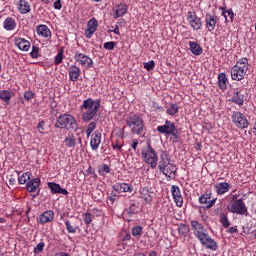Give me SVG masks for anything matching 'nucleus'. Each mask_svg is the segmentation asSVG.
Instances as JSON below:
<instances>
[{
	"label": "nucleus",
	"mask_w": 256,
	"mask_h": 256,
	"mask_svg": "<svg viewBox=\"0 0 256 256\" xmlns=\"http://www.w3.org/2000/svg\"><path fill=\"white\" fill-rule=\"evenodd\" d=\"M80 109L84 111L82 113V121H84V123H89V121H93V119L97 117V113L99 112V109H101V100L88 98L83 101Z\"/></svg>",
	"instance_id": "f257e3e1"
},
{
	"label": "nucleus",
	"mask_w": 256,
	"mask_h": 256,
	"mask_svg": "<svg viewBox=\"0 0 256 256\" xmlns=\"http://www.w3.org/2000/svg\"><path fill=\"white\" fill-rule=\"evenodd\" d=\"M54 127L56 129H65L66 131H75V129H77V121L75 117L69 113L60 114L56 118Z\"/></svg>",
	"instance_id": "f03ea898"
},
{
	"label": "nucleus",
	"mask_w": 256,
	"mask_h": 256,
	"mask_svg": "<svg viewBox=\"0 0 256 256\" xmlns=\"http://www.w3.org/2000/svg\"><path fill=\"white\" fill-rule=\"evenodd\" d=\"M127 127L131 129V133L133 135H141L145 130V123L143 122V118L132 115L125 120Z\"/></svg>",
	"instance_id": "7ed1b4c3"
},
{
	"label": "nucleus",
	"mask_w": 256,
	"mask_h": 256,
	"mask_svg": "<svg viewBox=\"0 0 256 256\" xmlns=\"http://www.w3.org/2000/svg\"><path fill=\"white\" fill-rule=\"evenodd\" d=\"M142 159H144L147 165H150L151 169H155L157 167V163L159 161V157H157V152L151 144H148L147 147L142 148L141 151Z\"/></svg>",
	"instance_id": "20e7f679"
},
{
	"label": "nucleus",
	"mask_w": 256,
	"mask_h": 256,
	"mask_svg": "<svg viewBox=\"0 0 256 256\" xmlns=\"http://www.w3.org/2000/svg\"><path fill=\"white\" fill-rule=\"evenodd\" d=\"M229 213L236 215H244V217H249V210L243 199H238L227 206Z\"/></svg>",
	"instance_id": "39448f33"
},
{
	"label": "nucleus",
	"mask_w": 256,
	"mask_h": 256,
	"mask_svg": "<svg viewBox=\"0 0 256 256\" xmlns=\"http://www.w3.org/2000/svg\"><path fill=\"white\" fill-rule=\"evenodd\" d=\"M195 237L200 240L201 245L206 247V249H210L211 251H217V242L213 238L209 237V234L203 231H196Z\"/></svg>",
	"instance_id": "423d86ee"
},
{
	"label": "nucleus",
	"mask_w": 256,
	"mask_h": 256,
	"mask_svg": "<svg viewBox=\"0 0 256 256\" xmlns=\"http://www.w3.org/2000/svg\"><path fill=\"white\" fill-rule=\"evenodd\" d=\"M232 123L238 127V129H247V127H249L247 116L239 111L232 112Z\"/></svg>",
	"instance_id": "0eeeda50"
},
{
	"label": "nucleus",
	"mask_w": 256,
	"mask_h": 256,
	"mask_svg": "<svg viewBox=\"0 0 256 256\" xmlns=\"http://www.w3.org/2000/svg\"><path fill=\"white\" fill-rule=\"evenodd\" d=\"M187 21L190 27H192V29H194L195 31H199V29H201V27L203 26V22L197 16V13L193 11H189L187 13Z\"/></svg>",
	"instance_id": "6e6552de"
},
{
	"label": "nucleus",
	"mask_w": 256,
	"mask_h": 256,
	"mask_svg": "<svg viewBox=\"0 0 256 256\" xmlns=\"http://www.w3.org/2000/svg\"><path fill=\"white\" fill-rule=\"evenodd\" d=\"M198 201L201 205H206V209H211L215 205L217 198H213V193L207 191L199 197Z\"/></svg>",
	"instance_id": "1a4fd4ad"
},
{
	"label": "nucleus",
	"mask_w": 256,
	"mask_h": 256,
	"mask_svg": "<svg viewBox=\"0 0 256 256\" xmlns=\"http://www.w3.org/2000/svg\"><path fill=\"white\" fill-rule=\"evenodd\" d=\"M74 59L78 61L82 67H85V69H91V67H93V59L83 53L76 52Z\"/></svg>",
	"instance_id": "9d476101"
},
{
	"label": "nucleus",
	"mask_w": 256,
	"mask_h": 256,
	"mask_svg": "<svg viewBox=\"0 0 256 256\" xmlns=\"http://www.w3.org/2000/svg\"><path fill=\"white\" fill-rule=\"evenodd\" d=\"M177 126H175V123L166 120L164 125L158 126L156 128V131H158V133H161L162 135H170L171 133H173V131H176Z\"/></svg>",
	"instance_id": "9b49d317"
},
{
	"label": "nucleus",
	"mask_w": 256,
	"mask_h": 256,
	"mask_svg": "<svg viewBox=\"0 0 256 256\" xmlns=\"http://www.w3.org/2000/svg\"><path fill=\"white\" fill-rule=\"evenodd\" d=\"M53 219H55V212L53 210H46L38 216L37 223L45 225L46 223H51Z\"/></svg>",
	"instance_id": "f8f14e48"
},
{
	"label": "nucleus",
	"mask_w": 256,
	"mask_h": 256,
	"mask_svg": "<svg viewBox=\"0 0 256 256\" xmlns=\"http://www.w3.org/2000/svg\"><path fill=\"white\" fill-rule=\"evenodd\" d=\"M97 27H99V22L96 18H92L87 23V29L85 30V37L87 39H91L93 37V33L97 31Z\"/></svg>",
	"instance_id": "ddd939ff"
},
{
	"label": "nucleus",
	"mask_w": 256,
	"mask_h": 256,
	"mask_svg": "<svg viewBox=\"0 0 256 256\" xmlns=\"http://www.w3.org/2000/svg\"><path fill=\"white\" fill-rule=\"evenodd\" d=\"M171 194L174 199V202L176 203V206L183 207V196L181 195V190L179 189V186L172 185Z\"/></svg>",
	"instance_id": "4468645a"
},
{
	"label": "nucleus",
	"mask_w": 256,
	"mask_h": 256,
	"mask_svg": "<svg viewBox=\"0 0 256 256\" xmlns=\"http://www.w3.org/2000/svg\"><path fill=\"white\" fill-rule=\"evenodd\" d=\"M171 162L169 160V153L167 151H162L160 155V161L158 162V170L160 173H165V169H167V165Z\"/></svg>",
	"instance_id": "2eb2a0df"
},
{
	"label": "nucleus",
	"mask_w": 256,
	"mask_h": 256,
	"mask_svg": "<svg viewBox=\"0 0 256 256\" xmlns=\"http://www.w3.org/2000/svg\"><path fill=\"white\" fill-rule=\"evenodd\" d=\"M48 188L50 189L52 195H69V191L67 189L62 188L60 184L55 183V182H48Z\"/></svg>",
	"instance_id": "dca6fc26"
},
{
	"label": "nucleus",
	"mask_w": 256,
	"mask_h": 256,
	"mask_svg": "<svg viewBox=\"0 0 256 256\" xmlns=\"http://www.w3.org/2000/svg\"><path fill=\"white\" fill-rule=\"evenodd\" d=\"M205 21H206V29H208V31L210 32L215 31V27L217 26L219 17H217V15L206 14Z\"/></svg>",
	"instance_id": "f3484780"
},
{
	"label": "nucleus",
	"mask_w": 256,
	"mask_h": 256,
	"mask_svg": "<svg viewBox=\"0 0 256 256\" xmlns=\"http://www.w3.org/2000/svg\"><path fill=\"white\" fill-rule=\"evenodd\" d=\"M231 103H235L238 107H243L245 104V94L242 90H238L233 93Z\"/></svg>",
	"instance_id": "a211bd4d"
},
{
	"label": "nucleus",
	"mask_w": 256,
	"mask_h": 256,
	"mask_svg": "<svg viewBox=\"0 0 256 256\" xmlns=\"http://www.w3.org/2000/svg\"><path fill=\"white\" fill-rule=\"evenodd\" d=\"M99 145H101V132H99V130H96L91 135L90 147L92 151H97V149H99Z\"/></svg>",
	"instance_id": "6ab92c4d"
},
{
	"label": "nucleus",
	"mask_w": 256,
	"mask_h": 256,
	"mask_svg": "<svg viewBox=\"0 0 256 256\" xmlns=\"http://www.w3.org/2000/svg\"><path fill=\"white\" fill-rule=\"evenodd\" d=\"M236 68L238 71H241L244 73V75H247V72L249 71V59L247 58H240L237 62L236 65L233 66Z\"/></svg>",
	"instance_id": "aec40b11"
},
{
	"label": "nucleus",
	"mask_w": 256,
	"mask_h": 256,
	"mask_svg": "<svg viewBox=\"0 0 256 256\" xmlns=\"http://www.w3.org/2000/svg\"><path fill=\"white\" fill-rule=\"evenodd\" d=\"M112 189L117 193H131V191H133V186L127 183H116L112 186Z\"/></svg>",
	"instance_id": "412c9836"
},
{
	"label": "nucleus",
	"mask_w": 256,
	"mask_h": 256,
	"mask_svg": "<svg viewBox=\"0 0 256 256\" xmlns=\"http://www.w3.org/2000/svg\"><path fill=\"white\" fill-rule=\"evenodd\" d=\"M40 185H41V179L39 178L31 179L26 184V190L28 193H35V191L39 189Z\"/></svg>",
	"instance_id": "4be33fe9"
},
{
	"label": "nucleus",
	"mask_w": 256,
	"mask_h": 256,
	"mask_svg": "<svg viewBox=\"0 0 256 256\" xmlns=\"http://www.w3.org/2000/svg\"><path fill=\"white\" fill-rule=\"evenodd\" d=\"M162 173L168 179H175V177H177V166H175L173 163L170 162L166 166L165 171Z\"/></svg>",
	"instance_id": "5701e85b"
},
{
	"label": "nucleus",
	"mask_w": 256,
	"mask_h": 256,
	"mask_svg": "<svg viewBox=\"0 0 256 256\" xmlns=\"http://www.w3.org/2000/svg\"><path fill=\"white\" fill-rule=\"evenodd\" d=\"M14 43L16 47L20 49V51H28L29 49H31V42L24 38H15Z\"/></svg>",
	"instance_id": "b1692460"
},
{
	"label": "nucleus",
	"mask_w": 256,
	"mask_h": 256,
	"mask_svg": "<svg viewBox=\"0 0 256 256\" xmlns=\"http://www.w3.org/2000/svg\"><path fill=\"white\" fill-rule=\"evenodd\" d=\"M68 71H69V79L73 83H75V81H77L79 77H81V68H79L77 65L70 66Z\"/></svg>",
	"instance_id": "393cba45"
},
{
	"label": "nucleus",
	"mask_w": 256,
	"mask_h": 256,
	"mask_svg": "<svg viewBox=\"0 0 256 256\" xmlns=\"http://www.w3.org/2000/svg\"><path fill=\"white\" fill-rule=\"evenodd\" d=\"M214 189L217 195H225L231 189V185L227 182H220L215 184Z\"/></svg>",
	"instance_id": "a878e982"
},
{
	"label": "nucleus",
	"mask_w": 256,
	"mask_h": 256,
	"mask_svg": "<svg viewBox=\"0 0 256 256\" xmlns=\"http://www.w3.org/2000/svg\"><path fill=\"white\" fill-rule=\"evenodd\" d=\"M12 97H15V92H13L12 90L0 91V99L1 101H4L6 105H9V102L11 101Z\"/></svg>",
	"instance_id": "bb28decb"
},
{
	"label": "nucleus",
	"mask_w": 256,
	"mask_h": 256,
	"mask_svg": "<svg viewBox=\"0 0 256 256\" xmlns=\"http://www.w3.org/2000/svg\"><path fill=\"white\" fill-rule=\"evenodd\" d=\"M230 75L233 81H243L245 75L241 70L236 69L234 66L230 70Z\"/></svg>",
	"instance_id": "cd10ccee"
},
{
	"label": "nucleus",
	"mask_w": 256,
	"mask_h": 256,
	"mask_svg": "<svg viewBox=\"0 0 256 256\" xmlns=\"http://www.w3.org/2000/svg\"><path fill=\"white\" fill-rule=\"evenodd\" d=\"M3 25L6 31H15V28L17 27V22L12 17H7L4 20Z\"/></svg>",
	"instance_id": "c85d7f7f"
},
{
	"label": "nucleus",
	"mask_w": 256,
	"mask_h": 256,
	"mask_svg": "<svg viewBox=\"0 0 256 256\" xmlns=\"http://www.w3.org/2000/svg\"><path fill=\"white\" fill-rule=\"evenodd\" d=\"M127 6L126 4H118L116 5V10L114 14V19H119V17H123L127 13Z\"/></svg>",
	"instance_id": "c756f323"
},
{
	"label": "nucleus",
	"mask_w": 256,
	"mask_h": 256,
	"mask_svg": "<svg viewBox=\"0 0 256 256\" xmlns=\"http://www.w3.org/2000/svg\"><path fill=\"white\" fill-rule=\"evenodd\" d=\"M189 47L193 55L199 56L203 53V48L197 42H189Z\"/></svg>",
	"instance_id": "7c9ffc66"
},
{
	"label": "nucleus",
	"mask_w": 256,
	"mask_h": 256,
	"mask_svg": "<svg viewBox=\"0 0 256 256\" xmlns=\"http://www.w3.org/2000/svg\"><path fill=\"white\" fill-rule=\"evenodd\" d=\"M36 33L41 35V37H51V30L47 25H39L36 27Z\"/></svg>",
	"instance_id": "2f4dec72"
},
{
	"label": "nucleus",
	"mask_w": 256,
	"mask_h": 256,
	"mask_svg": "<svg viewBox=\"0 0 256 256\" xmlns=\"http://www.w3.org/2000/svg\"><path fill=\"white\" fill-rule=\"evenodd\" d=\"M18 10L20 13H22V15H26V13H29V11H31V6L29 5V2L25 0H20Z\"/></svg>",
	"instance_id": "473e14b6"
},
{
	"label": "nucleus",
	"mask_w": 256,
	"mask_h": 256,
	"mask_svg": "<svg viewBox=\"0 0 256 256\" xmlns=\"http://www.w3.org/2000/svg\"><path fill=\"white\" fill-rule=\"evenodd\" d=\"M141 198L144 199L145 203H151L153 201V196H151V192H149V188L144 187L140 190Z\"/></svg>",
	"instance_id": "72a5a7b5"
},
{
	"label": "nucleus",
	"mask_w": 256,
	"mask_h": 256,
	"mask_svg": "<svg viewBox=\"0 0 256 256\" xmlns=\"http://www.w3.org/2000/svg\"><path fill=\"white\" fill-rule=\"evenodd\" d=\"M218 87L222 91H225V89H227V75L225 73H220L218 75Z\"/></svg>",
	"instance_id": "f704fd0d"
},
{
	"label": "nucleus",
	"mask_w": 256,
	"mask_h": 256,
	"mask_svg": "<svg viewBox=\"0 0 256 256\" xmlns=\"http://www.w3.org/2000/svg\"><path fill=\"white\" fill-rule=\"evenodd\" d=\"M64 143H65L66 147H69L70 149H75V145H77L75 136L73 134H69L65 138Z\"/></svg>",
	"instance_id": "c9c22d12"
},
{
	"label": "nucleus",
	"mask_w": 256,
	"mask_h": 256,
	"mask_svg": "<svg viewBox=\"0 0 256 256\" xmlns=\"http://www.w3.org/2000/svg\"><path fill=\"white\" fill-rule=\"evenodd\" d=\"M167 115H170L171 117H175L179 113V106L177 103H172L167 107L166 110Z\"/></svg>",
	"instance_id": "e433bc0d"
},
{
	"label": "nucleus",
	"mask_w": 256,
	"mask_h": 256,
	"mask_svg": "<svg viewBox=\"0 0 256 256\" xmlns=\"http://www.w3.org/2000/svg\"><path fill=\"white\" fill-rule=\"evenodd\" d=\"M65 227L66 231L68 233H77V229H79V226H77L75 223L71 222L70 220H65Z\"/></svg>",
	"instance_id": "4c0bfd02"
},
{
	"label": "nucleus",
	"mask_w": 256,
	"mask_h": 256,
	"mask_svg": "<svg viewBox=\"0 0 256 256\" xmlns=\"http://www.w3.org/2000/svg\"><path fill=\"white\" fill-rule=\"evenodd\" d=\"M219 217H220V223H221V225H222L225 229L229 228V226L231 225V222H229V218L227 217V214H225V213H220Z\"/></svg>",
	"instance_id": "58836bf2"
},
{
	"label": "nucleus",
	"mask_w": 256,
	"mask_h": 256,
	"mask_svg": "<svg viewBox=\"0 0 256 256\" xmlns=\"http://www.w3.org/2000/svg\"><path fill=\"white\" fill-rule=\"evenodd\" d=\"M31 180V172H25L18 178L19 185H25L27 181Z\"/></svg>",
	"instance_id": "ea45409f"
},
{
	"label": "nucleus",
	"mask_w": 256,
	"mask_h": 256,
	"mask_svg": "<svg viewBox=\"0 0 256 256\" xmlns=\"http://www.w3.org/2000/svg\"><path fill=\"white\" fill-rule=\"evenodd\" d=\"M178 232H179V235H182V237H187V235H189V225L180 224L178 226Z\"/></svg>",
	"instance_id": "a19ab883"
},
{
	"label": "nucleus",
	"mask_w": 256,
	"mask_h": 256,
	"mask_svg": "<svg viewBox=\"0 0 256 256\" xmlns=\"http://www.w3.org/2000/svg\"><path fill=\"white\" fill-rule=\"evenodd\" d=\"M103 195L104 193L99 188L92 190V198L96 201H101V199H103Z\"/></svg>",
	"instance_id": "79ce46f5"
},
{
	"label": "nucleus",
	"mask_w": 256,
	"mask_h": 256,
	"mask_svg": "<svg viewBox=\"0 0 256 256\" xmlns=\"http://www.w3.org/2000/svg\"><path fill=\"white\" fill-rule=\"evenodd\" d=\"M111 168L107 164H102L98 166V173L99 175H107V173H110Z\"/></svg>",
	"instance_id": "37998d69"
},
{
	"label": "nucleus",
	"mask_w": 256,
	"mask_h": 256,
	"mask_svg": "<svg viewBox=\"0 0 256 256\" xmlns=\"http://www.w3.org/2000/svg\"><path fill=\"white\" fill-rule=\"evenodd\" d=\"M170 136V141L172 143H177L179 139H181V136L179 135V129L176 128L172 133L168 134Z\"/></svg>",
	"instance_id": "c03bdc74"
},
{
	"label": "nucleus",
	"mask_w": 256,
	"mask_h": 256,
	"mask_svg": "<svg viewBox=\"0 0 256 256\" xmlns=\"http://www.w3.org/2000/svg\"><path fill=\"white\" fill-rule=\"evenodd\" d=\"M125 213H127V215H129V217H133V215H135V213H137V204L132 203L129 208H127L125 210Z\"/></svg>",
	"instance_id": "a18cd8bd"
},
{
	"label": "nucleus",
	"mask_w": 256,
	"mask_h": 256,
	"mask_svg": "<svg viewBox=\"0 0 256 256\" xmlns=\"http://www.w3.org/2000/svg\"><path fill=\"white\" fill-rule=\"evenodd\" d=\"M191 227L194 229V235H195L196 231H203V224H201L195 220L191 221Z\"/></svg>",
	"instance_id": "49530a36"
},
{
	"label": "nucleus",
	"mask_w": 256,
	"mask_h": 256,
	"mask_svg": "<svg viewBox=\"0 0 256 256\" xmlns=\"http://www.w3.org/2000/svg\"><path fill=\"white\" fill-rule=\"evenodd\" d=\"M97 127V122H91L87 129H86V135L87 137H91V133H93V131H95V128Z\"/></svg>",
	"instance_id": "de8ad7c7"
},
{
	"label": "nucleus",
	"mask_w": 256,
	"mask_h": 256,
	"mask_svg": "<svg viewBox=\"0 0 256 256\" xmlns=\"http://www.w3.org/2000/svg\"><path fill=\"white\" fill-rule=\"evenodd\" d=\"M55 65H61L63 63V50H60L55 56L54 60Z\"/></svg>",
	"instance_id": "09e8293b"
},
{
	"label": "nucleus",
	"mask_w": 256,
	"mask_h": 256,
	"mask_svg": "<svg viewBox=\"0 0 256 256\" xmlns=\"http://www.w3.org/2000/svg\"><path fill=\"white\" fill-rule=\"evenodd\" d=\"M115 45H117V42L111 41V42H105L103 44V47L107 51H113V49H115Z\"/></svg>",
	"instance_id": "8fccbe9b"
},
{
	"label": "nucleus",
	"mask_w": 256,
	"mask_h": 256,
	"mask_svg": "<svg viewBox=\"0 0 256 256\" xmlns=\"http://www.w3.org/2000/svg\"><path fill=\"white\" fill-rule=\"evenodd\" d=\"M30 56L32 59H39V47L33 46L32 51L30 52Z\"/></svg>",
	"instance_id": "3c124183"
},
{
	"label": "nucleus",
	"mask_w": 256,
	"mask_h": 256,
	"mask_svg": "<svg viewBox=\"0 0 256 256\" xmlns=\"http://www.w3.org/2000/svg\"><path fill=\"white\" fill-rule=\"evenodd\" d=\"M141 233H143V227H141V226H134L132 228V235H133V237H138V235H140Z\"/></svg>",
	"instance_id": "603ef678"
},
{
	"label": "nucleus",
	"mask_w": 256,
	"mask_h": 256,
	"mask_svg": "<svg viewBox=\"0 0 256 256\" xmlns=\"http://www.w3.org/2000/svg\"><path fill=\"white\" fill-rule=\"evenodd\" d=\"M144 69L146 71H153V69H155V61L150 60L149 62H146L144 64Z\"/></svg>",
	"instance_id": "864d4df0"
},
{
	"label": "nucleus",
	"mask_w": 256,
	"mask_h": 256,
	"mask_svg": "<svg viewBox=\"0 0 256 256\" xmlns=\"http://www.w3.org/2000/svg\"><path fill=\"white\" fill-rule=\"evenodd\" d=\"M45 248V242H40L37 244V246L34 248L35 255L43 252V249Z\"/></svg>",
	"instance_id": "5fc2aeb1"
},
{
	"label": "nucleus",
	"mask_w": 256,
	"mask_h": 256,
	"mask_svg": "<svg viewBox=\"0 0 256 256\" xmlns=\"http://www.w3.org/2000/svg\"><path fill=\"white\" fill-rule=\"evenodd\" d=\"M92 221H93V218L91 217V213H85L84 222L86 223V225H91Z\"/></svg>",
	"instance_id": "6e6d98bb"
},
{
	"label": "nucleus",
	"mask_w": 256,
	"mask_h": 256,
	"mask_svg": "<svg viewBox=\"0 0 256 256\" xmlns=\"http://www.w3.org/2000/svg\"><path fill=\"white\" fill-rule=\"evenodd\" d=\"M152 108L154 109V111H157L159 113H163V111H165L163 107H161L157 102L152 103Z\"/></svg>",
	"instance_id": "4d7b16f0"
},
{
	"label": "nucleus",
	"mask_w": 256,
	"mask_h": 256,
	"mask_svg": "<svg viewBox=\"0 0 256 256\" xmlns=\"http://www.w3.org/2000/svg\"><path fill=\"white\" fill-rule=\"evenodd\" d=\"M112 147L115 151H121L123 149V144L119 143V140H116L114 144H112Z\"/></svg>",
	"instance_id": "13d9d810"
},
{
	"label": "nucleus",
	"mask_w": 256,
	"mask_h": 256,
	"mask_svg": "<svg viewBox=\"0 0 256 256\" xmlns=\"http://www.w3.org/2000/svg\"><path fill=\"white\" fill-rule=\"evenodd\" d=\"M226 13H227L228 17H230L231 23H233V21L235 19V13L233 12V9L230 8V9L226 10Z\"/></svg>",
	"instance_id": "bf43d9fd"
},
{
	"label": "nucleus",
	"mask_w": 256,
	"mask_h": 256,
	"mask_svg": "<svg viewBox=\"0 0 256 256\" xmlns=\"http://www.w3.org/2000/svg\"><path fill=\"white\" fill-rule=\"evenodd\" d=\"M37 129L39 131V133H43V131H45V121H40L38 123Z\"/></svg>",
	"instance_id": "052dcab7"
},
{
	"label": "nucleus",
	"mask_w": 256,
	"mask_h": 256,
	"mask_svg": "<svg viewBox=\"0 0 256 256\" xmlns=\"http://www.w3.org/2000/svg\"><path fill=\"white\" fill-rule=\"evenodd\" d=\"M220 10L222 11L221 15H222V17H224L225 23H228L229 20L227 19V9L225 7H220Z\"/></svg>",
	"instance_id": "680f3d73"
},
{
	"label": "nucleus",
	"mask_w": 256,
	"mask_h": 256,
	"mask_svg": "<svg viewBox=\"0 0 256 256\" xmlns=\"http://www.w3.org/2000/svg\"><path fill=\"white\" fill-rule=\"evenodd\" d=\"M24 99H26V101H31V99H33V93L31 91H26L24 93Z\"/></svg>",
	"instance_id": "e2e57ef3"
},
{
	"label": "nucleus",
	"mask_w": 256,
	"mask_h": 256,
	"mask_svg": "<svg viewBox=\"0 0 256 256\" xmlns=\"http://www.w3.org/2000/svg\"><path fill=\"white\" fill-rule=\"evenodd\" d=\"M63 7V4L61 3V0H56L54 2V9H57L58 11H60V9Z\"/></svg>",
	"instance_id": "0e129e2a"
},
{
	"label": "nucleus",
	"mask_w": 256,
	"mask_h": 256,
	"mask_svg": "<svg viewBox=\"0 0 256 256\" xmlns=\"http://www.w3.org/2000/svg\"><path fill=\"white\" fill-rule=\"evenodd\" d=\"M139 145V140H137V139H133L132 140V149L134 150V151H137V146Z\"/></svg>",
	"instance_id": "69168bd1"
},
{
	"label": "nucleus",
	"mask_w": 256,
	"mask_h": 256,
	"mask_svg": "<svg viewBox=\"0 0 256 256\" xmlns=\"http://www.w3.org/2000/svg\"><path fill=\"white\" fill-rule=\"evenodd\" d=\"M15 183H17V179L11 175L9 178V185L13 186Z\"/></svg>",
	"instance_id": "338daca9"
},
{
	"label": "nucleus",
	"mask_w": 256,
	"mask_h": 256,
	"mask_svg": "<svg viewBox=\"0 0 256 256\" xmlns=\"http://www.w3.org/2000/svg\"><path fill=\"white\" fill-rule=\"evenodd\" d=\"M55 256H69V254L66 252H59V253H56Z\"/></svg>",
	"instance_id": "774afa93"
}]
</instances>
